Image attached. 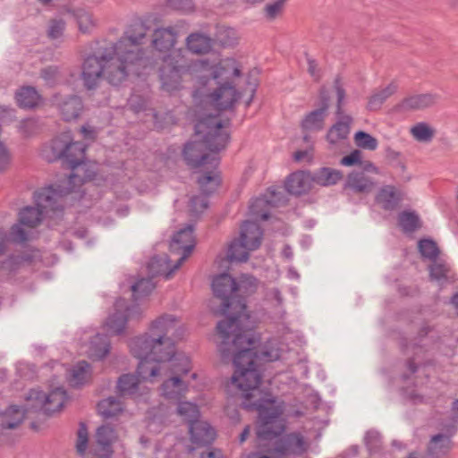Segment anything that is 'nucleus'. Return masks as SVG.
<instances>
[{"mask_svg":"<svg viewBox=\"0 0 458 458\" xmlns=\"http://www.w3.org/2000/svg\"><path fill=\"white\" fill-rule=\"evenodd\" d=\"M247 323L250 325L248 328L240 326L235 332H230L228 338H223L219 352L224 360L231 355L233 357L235 371L231 379V386L241 390L242 394L249 399L259 394L257 387L261 379L260 363L279 360L282 349L280 344L273 340L265 344L259 351L255 350L252 323L250 319Z\"/></svg>","mask_w":458,"mask_h":458,"instance_id":"f257e3e1","label":"nucleus"},{"mask_svg":"<svg viewBox=\"0 0 458 458\" xmlns=\"http://www.w3.org/2000/svg\"><path fill=\"white\" fill-rule=\"evenodd\" d=\"M192 68L197 72L195 100L223 111L233 108L241 98V92L235 89V79L242 75V71L234 59L226 58L217 64L199 60Z\"/></svg>","mask_w":458,"mask_h":458,"instance_id":"f03ea898","label":"nucleus"},{"mask_svg":"<svg viewBox=\"0 0 458 458\" xmlns=\"http://www.w3.org/2000/svg\"><path fill=\"white\" fill-rule=\"evenodd\" d=\"M229 121L223 122L217 116L208 115L195 125L193 139L183 148V157L187 165L193 168L210 165L217 166L219 158L216 152L224 149L229 140L226 127Z\"/></svg>","mask_w":458,"mask_h":458,"instance_id":"7ed1b4c3","label":"nucleus"},{"mask_svg":"<svg viewBox=\"0 0 458 458\" xmlns=\"http://www.w3.org/2000/svg\"><path fill=\"white\" fill-rule=\"evenodd\" d=\"M212 288L216 298L221 301L220 308L213 311L226 317L216 326L221 337L228 338L230 332H235L240 326L248 328L250 315L245 300L239 299L237 282L228 274H221L214 278Z\"/></svg>","mask_w":458,"mask_h":458,"instance_id":"20e7f679","label":"nucleus"},{"mask_svg":"<svg viewBox=\"0 0 458 458\" xmlns=\"http://www.w3.org/2000/svg\"><path fill=\"white\" fill-rule=\"evenodd\" d=\"M71 193V189L61 190L49 186L34 194L37 207H26L19 213L18 223L11 228L10 237L13 242L24 243L33 238V229L38 226L45 214L63 208L62 199Z\"/></svg>","mask_w":458,"mask_h":458,"instance_id":"39448f33","label":"nucleus"},{"mask_svg":"<svg viewBox=\"0 0 458 458\" xmlns=\"http://www.w3.org/2000/svg\"><path fill=\"white\" fill-rule=\"evenodd\" d=\"M260 395L259 392V394L247 399L242 394L245 398L244 407L259 411L257 437L259 445H262L263 441L272 440L284 432V422L282 419V409L276 406L270 397H260Z\"/></svg>","mask_w":458,"mask_h":458,"instance_id":"423d86ee","label":"nucleus"},{"mask_svg":"<svg viewBox=\"0 0 458 458\" xmlns=\"http://www.w3.org/2000/svg\"><path fill=\"white\" fill-rule=\"evenodd\" d=\"M106 54L109 56L106 59L105 79L113 85H120L131 73L140 75V68L145 66V64L134 60L128 54L120 55L114 44L106 47Z\"/></svg>","mask_w":458,"mask_h":458,"instance_id":"0eeeda50","label":"nucleus"},{"mask_svg":"<svg viewBox=\"0 0 458 458\" xmlns=\"http://www.w3.org/2000/svg\"><path fill=\"white\" fill-rule=\"evenodd\" d=\"M131 353L136 358L149 356L150 358L162 362L172 361L175 354V344L173 339H160L149 335H140L132 339L130 343Z\"/></svg>","mask_w":458,"mask_h":458,"instance_id":"6e6552de","label":"nucleus"},{"mask_svg":"<svg viewBox=\"0 0 458 458\" xmlns=\"http://www.w3.org/2000/svg\"><path fill=\"white\" fill-rule=\"evenodd\" d=\"M310 446L309 441L299 432H293L276 440L273 447L250 454L247 458H286L287 454L301 455Z\"/></svg>","mask_w":458,"mask_h":458,"instance_id":"1a4fd4ad","label":"nucleus"},{"mask_svg":"<svg viewBox=\"0 0 458 458\" xmlns=\"http://www.w3.org/2000/svg\"><path fill=\"white\" fill-rule=\"evenodd\" d=\"M148 27L143 21H134L131 25L130 29L125 32L124 36L114 44L116 46L118 53L120 55L128 54V55L132 56L134 60H139L140 62L146 64L143 57L144 53L140 46L145 44L148 40Z\"/></svg>","mask_w":458,"mask_h":458,"instance_id":"9d476101","label":"nucleus"},{"mask_svg":"<svg viewBox=\"0 0 458 458\" xmlns=\"http://www.w3.org/2000/svg\"><path fill=\"white\" fill-rule=\"evenodd\" d=\"M185 54V50L178 49L165 60L166 64L160 70V79L165 90L172 92L178 89L182 74L191 67Z\"/></svg>","mask_w":458,"mask_h":458,"instance_id":"9b49d317","label":"nucleus"},{"mask_svg":"<svg viewBox=\"0 0 458 458\" xmlns=\"http://www.w3.org/2000/svg\"><path fill=\"white\" fill-rule=\"evenodd\" d=\"M251 233L254 242H244L240 239H234L229 245L227 257L230 261L243 262L249 259V252L257 250L262 241L263 233L257 223L246 221L241 227V238L246 237L247 233Z\"/></svg>","mask_w":458,"mask_h":458,"instance_id":"f8f14e48","label":"nucleus"},{"mask_svg":"<svg viewBox=\"0 0 458 458\" xmlns=\"http://www.w3.org/2000/svg\"><path fill=\"white\" fill-rule=\"evenodd\" d=\"M45 410V394L39 390L32 389L26 396L24 409L16 405L10 406L4 414L1 423L4 428H15L24 419L25 412L43 411Z\"/></svg>","mask_w":458,"mask_h":458,"instance_id":"ddd939ff","label":"nucleus"},{"mask_svg":"<svg viewBox=\"0 0 458 458\" xmlns=\"http://www.w3.org/2000/svg\"><path fill=\"white\" fill-rule=\"evenodd\" d=\"M178 360L180 365H172V373L174 375L165 380L160 386L161 395L173 403L180 402L189 389L188 384L180 377L181 374H187L190 371L189 360L183 356Z\"/></svg>","mask_w":458,"mask_h":458,"instance_id":"4468645a","label":"nucleus"},{"mask_svg":"<svg viewBox=\"0 0 458 458\" xmlns=\"http://www.w3.org/2000/svg\"><path fill=\"white\" fill-rule=\"evenodd\" d=\"M85 148L83 143L73 141L71 133L65 131L55 137L49 146L43 149V156L47 161L52 162L56 159H63L64 156L67 155V151L75 149L76 153L72 159L74 161L84 157Z\"/></svg>","mask_w":458,"mask_h":458,"instance_id":"2eb2a0df","label":"nucleus"},{"mask_svg":"<svg viewBox=\"0 0 458 458\" xmlns=\"http://www.w3.org/2000/svg\"><path fill=\"white\" fill-rule=\"evenodd\" d=\"M108 56L106 47H103L84 60L81 79L87 89H96L101 80L105 79L106 59Z\"/></svg>","mask_w":458,"mask_h":458,"instance_id":"dca6fc26","label":"nucleus"},{"mask_svg":"<svg viewBox=\"0 0 458 458\" xmlns=\"http://www.w3.org/2000/svg\"><path fill=\"white\" fill-rule=\"evenodd\" d=\"M146 335L157 337L160 339L176 340L182 338V329L179 327V322L175 316L165 314L154 320L149 327V333Z\"/></svg>","mask_w":458,"mask_h":458,"instance_id":"f3484780","label":"nucleus"},{"mask_svg":"<svg viewBox=\"0 0 458 458\" xmlns=\"http://www.w3.org/2000/svg\"><path fill=\"white\" fill-rule=\"evenodd\" d=\"M114 308L115 311L107 318L105 323V328L110 335L122 333L127 320L134 318V313L140 314L139 307L133 306L132 308H128L125 305V301L123 299L116 301Z\"/></svg>","mask_w":458,"mask_h":458,"instance_id":"a211bd4d","label":"nucleus"},{"mask_svg":"<svg viewBox=\"0 0 458 458\" xmlns=\"http://www.w3.org/2000/svg\"><path fill=\"white\" fill-rule=\"evenodd\" d=\"M76 153L75 149L67 151V155H64L63 159L69 164L72 170V173L62 182V184L58 185L56 189L68 190L71 189V192L74 191L75 187L81 186L86 180L92 179L91 174H84L85 165H83V158L72 161V156Z\"/></svg>","mask_w":458,"mask_h":458,"instance_id":"6ab92c4d","label":"nucleus"},{"mask_svg":"<svg viewBox=\"0 0 458 458\" xmlns=\"http://www.w3.org/2000/svg\"><path fill=\"white\" fill-rule=\"evenodd\" d=\"M194 248L193 227L188 225L177 232L170 243V250L173 253L180 254L181 257L174 264V268H179L182 264L188 259Z\"/></svg>","mask_w":458,"mask_h":458,"instance_id":"aec40b11","label":"nucleus"},{"mask_svg":"<svg viewBox=\"0 0 458 458\" xmlns=\"http://www.w3.org/2000/svg\"><path fill=\"white\" fill-rule=\"evenodd\" d=\"M117 390L122 397L130 396L133 399H145L150 389L135 374H123L117 381Z\"/></svg>","mask_w":458,"mask_h":458,"instance_id":"412c9836","label":"nucleus"},{"mask_svg":"<svg viewBox=\"0 0 458 458\" xmlns=\"http://www.w3.org/2000/svg\"><path fill=\"white\" fill-rule=\"evenodd\" d=\"M438 99L439 96L434 93L411 95L397 104L395 110L401 113L422 110L434 106Z\"/></svg>","mask_w":458,"mask_h":458,"instance_id":"4be33fe9","label":"nucleus"},{"mask_svg":"<svg viewBox=\"0 0 458 458\" xmlns=\"http://www.w3.org/2000/svg\"><path fill=\"white\" fill-rule=\"evenodd\" d=\"M178 32L174 27L157 28L151 35V46L161 53L170 51L176 44Z\"/></svg>","mask_w":458,"mask_h":458,"instance_id":"5701e85b","label":"nucleus"},{"mask_svg":"<svg viewBox=\"0 0 458 458\" xmlns=\"http://www.w3.org/2000/svg\"><path fill=\"white\" fill-rule=\"evenodd\" d=\"M312 186L310 173L299 171L288 176L285 182V189L293 195H301L308 192Z\"/></svg>","mask_w":458,"mask_h":458,"instance_id":"b1692460","label":"nucleus"},{"mask_svg":"<svg viewBox=\"0 0 458 458\" xmlns=\"http://www.w3.org/2000/svg\"><path fill=\"white\" fill-rule=\"evenodd\" d=\"M140 362L137 367L136 375L145 384L146 382L153 383L160 375L163 363L159 362L149 356H142L138 358Z\"/></svg>","mask_w":458,"mask_h":458,"instance_id":"393cba45","label":"nucleus"},{"mask_svg":"<svg viewBox=\"0 0 458 458\" xmlns=\"http://www.w3.org/2000/svg\"><path fill=\"white\" fill-rule=\"evenodd\" d=\"M189 428L191 441L197 445H208L215 439L216 432L206 421L196 420L190 424Z\"/></svg>","mask_w":458,"mask_h":458,"instance_id":"a878e982","label":"nucleus"},{"mask_svg":"<svg viewBox=\"0 0 458 458\" xmlns=\"http://www.w3.org/2000/svg\"><path fill=\"white\" fill-rule=\"evenodd\" d=\"M268 194L269 196L257 198L250 206V213L262 220H267L269 217L268 211L264 208L267 206L276 207L280 202V199L276 197V192L274 190H269Z\"/></svg>","mask_w":458,"mask_h":458,"instance_id":"bb28decb","label":"nucleus"},{"mask_svg":"<svg viewBox=\"0 0 458 458\" xmlns=\"http://www.w3.org/2000/svg\"><path fill=\"white\" fill-rule=\"evenodd\" d=\"M376 199L384 209L393 210L402 201L403 193L394 186L386 185L378 191Z\"/></svg>","mask_w":458,"mask_h":458,"instance_id":"cd10ccee","label":"nucleus"},{"mask_svg":"<svg viewBox=\"0 0 458 458\" xmlns=\"http://www.w3.org/2000/svg\"><path fill=\"white\" fill-rule=\"evenodd\" d=\"M376 184L363 173L352 172L348 175L345 187L357 193H369Z\"/></svg>","mask_w":458,"mask_h":458,"instance_id":"c85d7f7f","label":"nucleus"},{"mask_svg":"<svg viewBox=\"0 0 458 458\" xmlns=\"http://www.w3.org/2000/svg\"><path fill=\"white\" fill-rule=\"evenodd\" d=\"M207 171L198 177V183L200 191L206 194L213 193L220 183L219 173L216 166L211 167L210 165H206Z\"/></svg>","mask_w":458,"mask_h":458,"instance_id":"c756f323","label":"nucleus"},{"mask_svg":"<svg viewBox=\"0 0 458 458\" xmlns=\"http://www.w3.org/2000/svg\"><path fill=\"white\" fill-rule=\"evenodd\" d=\"M328 108L327 99H323L322 106L317 110L310 112L302 121V128L304 131H314L323 128L324 119Z\"/></svg>","mask_w":458,"mask_h":458,"instance_id":"7c9ffc66","label":"nucleus"},{"mask_svg":"<svg viewBox=\"0 0 458 458\" xmlns=\"http://www.w3.org/2000/svg\"><path fill=\"white\" fill-rule=\"evenodd\" d=\"M187 49L196 55L208 53L212 48V39L202 33H191L186 38Z\"/></svg>","mask_w":458,"mask_h":458,"instance_id":"2f4dec72","label":"nucleus"},{"mask_svg":"<svg viewBox=\"0 0 458 458\" xmlns=\"http://www.w3.org/2000/svg\"><path fill=\"white\" fill-rule=\"evenodd\" d=\"M67 400L66 392L62 387H56L48 394H45L44 413L53 414L60 411Z\"/></svg>","mask_w":458,"mask_h":458,"instance_id":"473e14b6","label":"nucleus"},{"mask_svg":"<svg viewBox=\"0 0 458 458\" xmlns=\"http://www.w3.org/2000/svg\"><path fill=\"white\" fill-rule=\"evenodd\" d=\"M84 352L92 359H103L109 352V342L106 336L97 334L92 337Z\"/></svg>","mask_w":458,"mask_h":458,"instance_id":"72a5a7b5","label":"nucleus"},{"mask_svg":"<svg viewBox=\"0 0 458 458\" xmlns=\"http://www.w3.org/2000/svg\"><path fill=\"white\" fill-rule=\"evenodd\" d=\"M148 272L151 276L164 275L166 279L170 278L172 274L178 268L174 265L171 267L169 259L166 255L154 257L148 263Z\"/></svg>","mask_w":458,"mask_h":458,"instance_id":"f704fd0d","label":"nucleus"},{"mask_svg":"<svg viewBox=\"0 0 458 458\" xmlns=\"http://www.w3.org/2000/svg\"><path fill=\"white\" fill-rule=\"evenodd\" d=\"M312 183L320 186L328 187L336 184L343 177L340 171L330 168L322 167L311 174Z\"/></svg>","mask_w":458,"mask_h":458,"instance_id":"c9c22d12","label":"nucleus"},{"mask_svg":"<svg viewBox=\"0 0 458 458\" xmlns=\"http://www.w3.org/2000/svg\"><path fill=\"white\" fill-rule=\"evenodd\" d=\"M82 107L81 99L77 96H70L59 104L61 114L66 121L77 118Z\"/></svg>","mask_w":458,"mask_h":458,"instance_id":"e433bc0d","label":"nucleus"},{"mask_svg":"<svg viewBox=\"0 0 458 458\" xmlns=\"http://www.w3.org/2000/svg\"><path fill=\"white\" fill-rule=\"evenodd\" d=\"M451 448L450 437L446 435L438 434L431 438L428 445V454L432 458H443Z\"/></svg>","mask_w":458,"mask_h":458,"instance_id":"4c0bfd02","label":"nucleus"},{"mask_svg":"<svg viewBox=\"0 0 458 458\" xmlns=\"http://www.w3.org/2000/svg\"><path fill=\"white\" fill-rule=\"evenodd\" d=\"M397 90V85L391 82L386 87L376 90L369 98L368 108L370 111L378 110L383 103L394 95Z\"/></svg>","mask_w":458,"mask_h":458,"instance_id":"58836bf2","label":"nucleus"},{"mask_svg":"<svg viewBox=\"0 0 458 458\" xmlns=\"http://www.w3.org/2000/svg\"><path fill=\"white\" fill-rule=\"evenodd\" d=\"M16 101L19 106L22 108H33L39 102V94L35 88L26 86L21 88L15 94Z\"/></svg>","mask_w":458,"mask_h":458,"instance_id":"ea45409f","label":"nucleus"},{"mask_svg":"<svg viewBox=\"0 0 458 458\" xmlns=\"http://www.w3.org/2000/svg\"><path fill=\"white\" fill-rule=\"evenodd\" d=\"M91 376L90 366L87 361L78 362L70 372L69 382L73 386H79L88 382Z\"/></svg>","mask_w":458,"mask_h":458,"instance_id":"a19ab883","label":"nucleus"},{"mask_svg":"<svg viewBox=\"0 0 458 458\" xmlns=\"http://www.w3.org/2000/svg\"><path fill=\"white\" fill-rule=\"evenodd\" d=\"M352 123V117L349 115H345L343 119L337 122L335 125L331 127L327 133V140L331 144H335L341 140H344L347 138L350 133V123Z\"/></svg>","mask_w":458,"mask_h":458,"instance_id":"79ce46f5","label":"nucleus"},{"mask_svg":"<svg viewBox=\"0 0 458 458\" xmlns=\"http://www.w3.org/2000/svg\"><path fill=\"white\" fill-rule=\"evenodd\" d=\"M98 412L106 419L113 418L123 411V406L117 397H108L98 404Z\"/></svg>","mask_w":458,"mask_h":458,"instance_id":"37998d69","label":"nucleus"},{"mask_svg":"<svg viewBox=\"0 0 458 458\" xmlns=\"http://www.w3.org/2000/svg\"><path fill=\"white\" fill-rule=\"evenodd\" d=\"M237 32L229 27L217 26L216 29L214 41L223 47H232L237 43Z\"/></svg>","mask_w":458,"mask_h":458,"instance_id":"c03bdc74","label":"nucleus"},{"mask_svg":"<svg viewBox=\"0 0 458 458\" xmlns=\"http://www.w3.org/2000/svg\"><path fill=\"white\" fill-rule=\"evenodd\" d=\"M73 15L81 32L90 33L96 28V20L90 13L85 10H78Z\"/></svg>","mask_w":458,"mask_h":458,"instance_id":"a18cd8bd","label":"nucleus"},{"mask_svg":"<svg viewBox=\"0 0 458 458\" xmlns=\"http://www.w3.org/2000/svg\"><path fill=\"white\" fill-rule=\"evenodd\" d=\"M399 225L406 233H411L420 228V218L415 212L403 211L398 216Z\"/></svg>","mask_w":458,"mask_h":458,"instance_id":"49530a36","label":"nucleus"},{"mask_svg":"<svg viewBox=\"0 0 458 458\" xmlns=\"http://www.w3.org/2000/svg\"><path fill=\"white\" fill-rule=\"evenodd\" d=\"M411 133L420 142H429L435 135V130L426 123H419L411 128Z\"/></svg>","mask_w":458,"mask_h":458,"instance_id":"de8ad7c7","label":"nucleus"},{"mask_svg":"<svg viewBox=\"0 0 458 458\" xmlns=\"http://www.w3.org/2000/svg\"><path fill=\"white\" fill-rule=\"evenodd\" d=\"M239 299L244 300V296L253 293L257 289V280L251 276L242 275L237 283Z\"/></svg>","mask_w":458,"mask_h":458,"instance_id":"09e8293b","label":"nucleus"},{"mask_svg":"<svg viewBox=\"0 0 458 458\" xmlns=\"http://www.w3.org/2000/svg\"><path fill=\"white\" fill-rule=\"evenodd\" d=\"M177 413L191 424L199 417L198 406L191 402H178Z\"/></svg>","mask_w":458,"mask_h":458,"instance_id":"8fccbe9b","label":"nucleus"},{"mask_svg":"<svg viewBox=\"0 0 458 458\" xmlns=\"http://www.w3.org/2000/svg\"><path fill=\"white\" fill-rule=\"evenodd\" d=\"M419 250L421 256L429 260H435L439 254V249L437 243L431 239H422L418 243Z\"/></svg>","mask_w":458,"mask_h":458,"instance_id":"3c124183","label":"nucleus"},{"mask_svg":"<svg viewBox=\"0 0 458 458\" xmlns=\"http://www.w3.org/2000/svg\"><path fill=\"white\" fill-rule=\"evenodd\" d=\"M156 284L151 278H141L131 285V291L135 299L148 295L155 288Z\"/></svg>","mask_w":458,"mask_h":458,"instance_id":"603ef678","label":"nucleus"},{"mask_svg":"<svg viewBox=\"0 0 458 458\" xmlns=\"http://www.w3.org/2000/svg\"><path fill=\"white\" fill-rule=\"evenodd\" d=\"M354 141L359 148L368 150H375L378 146L377 140L375 137L361 131L354 134Z\"/></svg>","mask_w":458,"mask_h":458,"instance_id":"864d4df0","label":"nucleus"},{"mask_svg":"<svg viewBox=\"0 0 458 458\" xmlns=\"http://www.w3.org/2000/svg\"><path fill=\"white\" fill-rule=\"evenodd\" d=\"M286 1L287 0H272L267 3L264 7L265 17L268 21H273L280 16L284 13Z\"/></svg>","mask_w":458,"mask_h":458,"instance_id":"5fc2aeb1","label":"nucleus"},{"mask_svg":"<svg viewBox=\"0 0 458 458\" xmlns=\"http://www.w3.org/2000/svg\"><path fill=\"white\" fill-rule=\"evenodd\" d=\"M433 263L429 266V274L430 277L433 280H441L445 279L447 276V272L449 270L448 266L440 260H432Z\"/></svg>","mask_w":458,"mask_h":458,"instance_id":"6e6d98bb","label":"nucleus"},{"mask_svg":"<svg viewBox=\"0 0 458 458\" xmlns=\"http://www.w3.org/2000/svg\"><path fill=\"white\" fill-rule=\"evenodd\" d=\"M208 208V200L204 196H194L190 200V212L192 216H199Z\"/></svg>","mask_w":458,"mask_h":458,"instance_id":"4d7b16f0","label":"nucleus"},{"mask_svg":"<svg viewBox=\"0 0 458 458\" xmlns=\"http://www.w3.org/2000/svg\"><path fill=\"white\" fill-rule=\"evenodd\" d=\"M64 29L65 22L63 20H52L49 22L47 35L52 39L58 38L63 35Z\"/></svg>","mask_w":458,"mask_h":458,"instance_id":"13d9d810","label":"nucleus"},{"mask_svg":"<svg viewBox=\"0 0 458 458\" xmlns=\"http://www.w3.org/2000/svg\"><path fill=\"white\" fill-rule=\"evenodd\" d=\"M88 430L84 424L80 425V428L77 433L76 449L81 454H83L88 445Z\"/></svg>","mask_w":458,"mask_h":458,"instance_id":"bf43d9fd","label":"nucleus"},{"mask_svg":"<svg viewBox=\"0 0 458 458\" xmlns=\"http://www.w3.org/2000/svg\"><path fill=\"white\" fill-rule=\"evenodd\" d=\"M362 160V152L359 149L353 150L350 155L345 156L341 159V165L345 166H352L360 164Z\"/></svg>","mask_w":458,"mask_h":458,"instance_id":"052dcab7","label":"nucleus"},{"mask_svg":"<svg viewBox=\"0 0 458 458\" xmlns=\"http://www.w3.org/2000/svg\"><path fill=\"white\" fill-rule=\"evenodd\" d=\"M41 77L47 84H53L58 75V68L56 66H48L41 70Z\"/></svg>","mask_w":458,"mask_h":458,"instance_id":"680f3d73","label":"nucleus"},{"mask_svg":"<svg viewBox=\"0 0 458 458\" xmlns=\"http://www.w3.org/2000/svg\"><path fill=\"white\" fill-rule=\"evenodd\" d=\"M169 6L174 9L188 12L192 9L191 0H166Z\"/></svg>","mask_w":458,"mask_h":458,"instance_id":"e2e57ef3","label":"nucleus"},{"mask_svg":"<svg viewBox=\"0 0 458 458\" xmlns=\"http://www.w3.org/2000/svg\"><path fill=\"white\" fill-rule=\"evenodd\" d=\"M335 88L336 95H337V110H336V114H342V104H343L344 99L345 98V91L342 88V86L340 85L338 81H335Z\"/></svg>","mask_w":458,"mask_h":458,"instance_id":"0e129e2a","label":"nucleus"},{"mask_svg":"<svg viewBox=\"0 0 458 458\" xmlns=\"http://www.w3.org/2000/svg\"><path fill=\"white\" fill-rule=\"evenodd\" d=\"M307 62H308L309 73L315 80H318L320 77V74H319V70L318 69V64H317L316 61L310 57H308Z\"/></svg>","mask_w":458,"mask_h":458,"instance_id":"69168bd1","label":"nucleus"},{"mask_svg":"<svg viewBox=\"0 0 458 458\" xmlns=\"http://www.w3.org/2000/svg\"><path fill=\"white\" fill-rule=\"evenodd\" d=\"M266 296L267 300L276 301L277 305L282 303L281 293L276 288L268 290Z\"/></svg>","mask_w":458,"mask_h":458,"instance_id":"338daca9","label":"nucleus"},{"mask_svg":"<svg viewBox=\"0 0 458 458\" xmlns=\"http://www.w3.org/2000/svg\"><path fill=\"white\" fill-rule=\"evenodd\" d=\"M360 165L363 172L379 174L378 168L372 162H370L369 160H365V161L361 160Z\"/></svg>","mask_w":458,"mask_h":458,"instance_id":"774afa93","label":"nucleus"}]
</instances>
